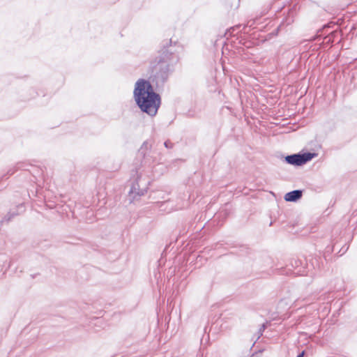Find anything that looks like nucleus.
<instances>
[{
    "label": "nucleus",
    "mask_w": 357,
    "mask_h": 357,
    "mask_svg": "<svg viewBox=\"0 0 357 357\" xmlns=\"http://www.w3.org/2000/svg\"><path fill=\"white\" fill-rule=\"evenodd\" d=\"M134 97L142 112L150 116L156 114L160 105V98L159 95L154 92L149 82L139 79L135 84Z\"/></svg>",
    "instance_id": "1"
},
{
    "label": "nucleus",
    "mask_w": 357,
    "mask_h": 357,
    "mask_svg": "<svg viewBox=\"0 0 357 357\" xmlns=\"http://www.w3.org/2000/svg\"><path fill=\"white\" fill-rule=\"evenodd\" d=\"M147 191L146 183H142V181L140 178L132 183L131 188L129 191L128 197L130 202L138 199L140 197L145 195Z\"/></svg>",
    "instance_id": "2"
},
{
    "label": "nucleus",
    "mask_w": 357,
    "mask_h": 357,
    "mask_svg": "<svg viewBox=\"0 0 357 357\" xmlns=\"http://www.w3.org/2000/svg\"><path fill=\"white\" fill-rule=\"evenodd\" d=\"M314 156V154L311 153H305L303 154H294L287 155L285 158V160L289 164L299 166L310 161L313 158Z\"/></svg>",
    "instance_id": "3"
},
{
    "label": "nucleus",
    "mask_w": 357,
    "mask_h": 357,
    "mask_svg": "<svg viewBox=\"0 0 357 357\" xmlns=\"http://www.w3.org/2000/svg\"><path fill=\"white\" fill-rule=\"evenodd\" d=\"M302 197V191L300 190H293L284 195V199L287 202H296Z\"/></svg>",
    "instance_id": "4"
},
{
    "label": "nucleus",
    "mask_w": 357,
    "mask_h": 357,
    "mask_svg": "<svg viewBox=\"0 0 357 357\" xmlns=\"http://www.w3.org/2000/svg\"><path fill=\"white\" fill-rule=\"evenodd\" d=\"M266 327V326L265 324H263L261 325V328L259 329V337L262 335V333L265 330Z\"/></svg>",
    "instance_id": "5"
},
{
    "label": "nucleus",
    "mask_w": 357,
    "mask_h": 357,
    "mask_svg": "<svg viewBox=\"0 0 357 357\" xmlns=\"http://www.w3.org/2000/svg\"><path fill=\"white\" fill-rule=\"evenodd\" d=\"M304 355V352L303 351L301 354H300L297 357H303Z\"/></svg>",
    "instance_id": "6"
},
{
    "label": "nucleus",
    "mask_w": 357,
    "mask_h": 357,
    "mask_svg": "<svg viewBox=\"0 0 357 357\" xmlns=\"http://www.w3.org/2000/svg\"><path fill=\"white\" fill-rule=\"evenodd\" d=\"M165 145L166 146V147L169 146V144H167V142H165Z\"/></svg>",
    "instance_id": "7"
},
{
    "label": "nucleus",
    "mask_w": 357,
    "mask_h": 357,
    "mask_svg": "<svg viewBox=\"0 0 357 357\" xmlns=\"http://www.w3.org/2000/svg\"><path fill=\"white\" fill-rule=\"evenodd\" d=\"M165 145L166 146V147L169 146V144H167V142H165Z\"/></svg>",
    "instance_id": "8"
}]
</instances>
